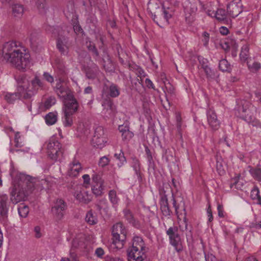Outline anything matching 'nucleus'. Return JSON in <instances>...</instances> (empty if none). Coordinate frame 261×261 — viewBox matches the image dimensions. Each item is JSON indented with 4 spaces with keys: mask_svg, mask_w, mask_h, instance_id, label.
<instances>
[{
    "mask_svg": "<svg viewBox=\"0 0 261 261\" xmlns=\"http://www.w3.org/2000/svg\"><path fill=\"white\" fill-rule=\"evenodd\" d=\"M17 183L14 185L10 192V200L13 204L24 201L35 188V178L24 173L16 177Z\"/></svg>",
    "mask_w": 261,
    "mask_h": 261,
    "instance_id": "f257e3e1",
    "label": "nucleus"
},
{
    "mask_svg": "<svg viewBox=\"0 0 261 261\" xmlns=\"http://www.w3.org/2000/svg\"><path fill=\"white\" fill-rule=\"evenodd\" d=\"M256 110V108L249 101L244 99L238 100L235 108V114L248 123H251L253 126H255L257 125L258 122L253 116V111Z\"/></svg>",
    "mask_w": 261,
    "mask_h": 261,
    "instance_id": "f03ea898",
    "label": "nucleus"
},
{
    "mask_svg": "<svg viewBox=\"0 0 261 261\" xmlns=\"http://www.w3.org/2000/svg\"><path fill=\"white\" fill-rule=\"evenodd\" d=\"M147 248L142 237L134 236L132 240V246L127 250V255L137 261H144L146 258Z\"/></svg>",
    "mask_w": 261,
    "mask_h": 261,
    "instance_id": "7ed1b4c3",
    "label": "nucleus"
},
{
    "mask_svg": "<svg viewBox=\"0 0 261 261\" xmlns=\"http://www.w3.org/2000/svg\"><path fill=\"white\" fill-rule=\"evenodd\" d=\"M112 244L111 247L117 250L122 248L125 243L127 230L121 222L114 224L112 229Z\"/></svg>",
    "mask_w": 261,
    "mask_h": 261,
    "instance_id": "20e7f679",
    "label": "nucleus"
},
{
    "mask_svg": "<svg viewBox=\"0 0 261 261\" xmlns=\"http://www.w3.org/2000/svg\"><path fill=\"white\" fill-rule=\"evenodd\" d=\"M6 60L14 65L18 70H23L30 63V55L22 47V49H19L17 53H15Z\"/></svg>",
    "mask_w": 261,
    "mask_h": 261,
    "instance_id": "39448f33",
    "label": "nucleus"
},
{
    "mask_svg": "<svg viewBox=\"0 0 261 261\" xmlns=\"http://www.w3.org/2000/svg\"><path fill=\"white\" fill-rule=\"evenodd\" d=\"M47 153L50 159L55 162H61L64 159V149L62 144L55 138L49 140L47 143Z\"/></svg>",
    "mask_w": 261,
    "mask_h": 261,
    "instance_id": "423d86ee",
    "label": "nucleus"
},
{
    "mask_svg": "<svg viewBox=\"0 0 261 261\" xmlns=\"http://www.w3.org/2000/svg\"><path fill=\"white\" fill-rule=\"evenodd\" d=\"M120 89L118 86L114 84L111 83L110 86L105 84L102 91V97L106 99L103 105L107 106L110 110H113L114 103L110 97L116 98L120 95Z\"/></svg>",
    "mask_w": 261,
    "mask_h": 261,
    "instance_id": "0eeeda50",
    "label": "nucleus"
},
{
    "mask_svg": "<svg viewBox=\"0 0 261 261\" xmlns=\"http://www.w3.org/2000/svg\"><path fill=\"white\" fill-rule=\"evenodd\" d=\"M45 87V83L40 78L36 75L29 83L27 92L23 95L24 100L32 101V98L38 92L39 89H44Z\"/></svg>",
    "mask_w": 261,
    "mask_h": 261,
    "instance_id": "6e6552de",
    "label": "nucleus"
},
{
    "mask_svg": "<svg viewBox=\"0 0 261 261\" xmlns=\"http://www.w3.org/2000/svg\"><path fill=\"white\" fill-rule=\"evenodd\" d=\"M198 6H201L202 10L205 11L204 6L199 0H188L185 3L184 11L186 21L191 22L194 20V17L197 11Z\"/></svg>",
    "mask_w": 261,
    "mask_h": 261,
    "instance_id": "1a4fd4ad",
    "label": "nucleus"
},
{
    "mask_svg": "<svg viewBox=\"0 0 261 261\" xmlns=\"http://www.w3.org/2000/svg\"><path fill=\"white\" fill-rule=\"evenodd\" d=\"M56 32L58 33V35L56 39L57 48L61 55L66 56L69 53V38L62 34L59 27L53 29V33L55 34Z\"/></svg>",
    "mask_w": 261,
    "mask_h": 261,
    "instance_id": "9d476101",
    "label": "nucleus"
},
{
    "mask_svg": "<svg viewBox=\"0 0 261 261\" xmlns=\"http://www.w3.org/2000/svg\"><path fill=\"white\" fill-rule=\"evenodd\" d=\"M172 193V201L173 207L175 208V212L177 215L178 219H181L180 217H182L183 222L179 225V228L180 230L184 232L187 230L193 229V227L191 225L189 224L188 219L187 218V212L185 207L183 208V213H179L178 210L179 208V204L177 203L175 196L172 192V190H171Z\"/></svg>",
    "mask_w": 261,
    "mask_h": 261,
    "instance_id": "9b49d317",
    "label": "nucleus"
},
{
    "mask_svg": "<svg viewBox=\"0 0 261 261\" xmlns=\"http://www.w3.org/2000/svg\"><path fill=\"white\" fill-rule=\"evenodd\" d=\"M166 234L169 238L170 244L174 247L175 249L179 252L182 250L181 238L178 232V227L173 226L169 227L166 230Z\"/></svg>",
    "mask_w": 261,
    "mask_h": 261,
    "instance_id": "f8f14e48",
    "label": "nucleus"
},
{
    "mask_svg": "<svg viewBox=\"0 0 261 261\" xmlns=\"http://www.w3.org/2000/svg\"><path fill=\"white\" fill-rule=\"evenodd\" d=\"M67 205L65 201L62 199H57L52 206L51 212L56 221L61 220L64 216Z\"/></svg>",
    "mask_w": 261,
    "mask_h": 261,
    "instance_id": "ddd939ff",
    "label": "nucleus"
},
{
    "mask_svg": "<svg viewBox=\"0 0 261 261\" xmlns=\"http://www.w3.org/2000/svg\"><path fill=\"white\" fill-rule=\"evenodd\" d=\"M21 43L19 42L11 41L6 42L3 47L2 54L4 59L6 60L11 57L15 53H17L19 49H22Z\"/></svg>",
    "mask_w": 261,
    "mask_h": 261,
    "instance_id": "4468645a",
    "label": "nucleus"
},
{
    "mask_svg": "<svg viewBox=\"0 0 261 261\" xmlns=\"http://www.w3.org/2000/svg\"><path fill=\"white\" fill-rule=\"evenodd\" d=\"M64 112H69L70 114H75L78 110L79 103L73 94L69 95L68 97L63 99Z\"/></svg>",
    "mask_w": 261,
    "mask_h": 261,
    "instance_id": "2eb2a0df",
    "label": "nucleus"
},
{
    "mask_svg": "<svg viewBox=\"0 0 261 261\" xmlns=\"http://www.w3.org/2000/svg\"><path fill=\"white\" fill-rule=\"evenodd\" d=\"M160 197L159 204L162 214L165 217H170L172 211L169 206L167 195L164 189L160 190Z\"/></svg>",
    "mask_w": 261,
    "mask_h": 261,
    "instance_id": "dca6fc26",
    "label": "nucleus"
},
{
    "mask_svg": "<svg viewBox=\"0 0 261 261\" xmlns=\"http://www.w3.org/2000/svg\"><path fill=\"white\" fill-rule=\"evenodd\" d=\"M242 7L241 0H232L227 5V13L235 18L243 11Z\"/></svg>",
    "mask_w": 261,
    "mask_h": 261,
    "instance_id": "f3484780",
    "label": "nucleus"
},
{
    "mask_svg": "<svg viewBox=\"0 0 261 261\" xmlns=\"http://www.w3.org/2000/svg\"><path fill=\"white\" fill-rule=\"evenodd\" d=\"M17 83V91L25 93L29 85V77L25 73H21L15 77Z\"/></svg>",
    "mask_w": 261,
    "mask_h": 261,
    "instance_id": "a211bd4d",
    "label": "nucleus"
},
{
    "mask_svg": "<svg viewBox=\"0 0 261 261\" xmlns=\"http://www.w3.org/2000/svg\"><path fill=\"white\" fill-rule=\"evenodd\" d=\"M207 119L208 124L213 130H217L219 129L220 123L217 119L216 114L212 110L207 112Z\"/></svg>",
    "mask_w": 261,
    "mask_h": 261,
    "instance_id": "6ab92c4d",
    "label": "nucleus"
},
{
    "mask_svg": "<svg viewBox=\"0 0 261 261\" xmlns=\"http://www.w3.org/2000/svg\"><path fill=\"white\" fill-rule=\"evenodd\" d=\"M56 77H66L67 75V70L65 67L64 62L60 59L55 60Z\"/></svg>",
    "mask_w": 261,
    "mask_h": 261,
    "instance_id": "aec40b11",
    "label": "nucleus"
},
{
    "mask_svg": "<svg viewBox=\"0 0 261 261\" xmlns=\"http://www.w3.org/2000/svg\"><path fill=\"white\" fill-rule=\"evenodd\" d=\"M82 169V166L80 162L74 159L69 165L68 175L71 177H76L79 175Z\"/></svg>",
    "mask_w": 261,
    "mask_h": 261,
    "instance_id": "412c9836",
    "label": "nucleus"
},
{
    "mask_svg": "<svg viewBox=\"0 0 261 261\" xmlns=\"http://www.w3.org/2000/svg\"><path fill=\"white\" fill-rule=\"evenodd\" d=\"M85 72L88 79L94 80L99 74V69L97 65L93 64L91 66L85 68Z\"/></svg>",
    "mask_w": 261,
    "mask_h": 261,
    "instance_id": "4be33fe9",
    "label": "nucleus"
},
{
    "mask_svg": "<svg viewBox=\"0 0 261 261\" xmlns=\"http://www.w3.org/2000/svg\"><path fill=\"white\" fill-rule=\"evenodd\" d=\"M8 197L6 194L0 195V216L6 217L7 216Z\"/></svg>",
    "mask_w": 261,
    "mask_h": 261,
    "instance_id": "5701e85b",
    "label": "nucleus"
},
{
    "mask_svg": "<svg viewBox=\"0 0 261 261\" xmlns=\"http://www.w3.org/2000/svg\"><path fill=\"white\" fill-rule=\"evenodd\" d=\"M24 93L17 91L16 92H6L4 94V99L9 103H13L17 99H23Z\"/></svg>",
    "mask_w": 261,
    "mask_h": 261,
    "instance_id": "b1692460",
    "label": "nucleus"
},
{
    "mask_svg": "<svg viewBox=\"0 0 261 261\" xmlns=\"http://www.w3.org/2000/svg\"><path fill=\"white\" fill-rule=\"evenodd\" d=\"M124 218L128 221L129 223L132 224L134 227L136 228H140L141 224L139 221L136 220L131 212L128 209H124L123 211Z\"/></svg>",
    "mask_w": 261,
    "mask_h": 261,
    "instance_id": "393cba45",
    "label": "nucleus"
},
{
    "mask_svg": "<svg viewBox=\"0 0 261 261\" xmlns=\"http://www.w3.org/2000/svg\"><path fill=\"white\" fill-rule=\"evenodd\" d=\"M206 13L208 15L212 16V15L214 14V17L216 19L220 22L224 21L226 20L227 14L225 10L223 9H218L216 12L214 11H211L208 10Z\"/></svg>",
    "mask_w": 261,
    "mask_h": 261,
    "instance_id": "a878e982",
    "label": "nucleus"
},
{
    "mask_svg": "<svg viewBox=\"0 0 261 261\" xmlns=\"http://www.w3.org/2000/svg\"><path fill=\"white\" fill-rule=\"evenodd\" d=\"M75 198L79 202L88 204L92 200V196L88 191H83L76 193Z\"/></svg>",
    "mask_w": 261,
    "mask_h": 261,
    "instance_id": "bb28decb",
    "label": "nucleus"
},
{
    "mask_svg": "<svg viewBox=\"0 0 261 261\" xmlns=\"http://www.w3.org/2000/svg\"><path fill=\"white\" fill-rule=\"evenodd\" d=\"M132 167L135 172L137 178L140 182L142 180V173L140 171L141 164L139 160L136 158H132Z\"/></svg>",
    "mask_w": 261,
    "mask_h": 261,
    "instance_id": "cd10ccee",
    "label": "nucleus"
},
{
    "mask_svg": "<svg viewBox=\"0 0 261 261\" xmlns=\"http://www.w3.org/2000/svg\"><path fill=\"white\" fill-rule=\"evenodd\" d=\"M30 45L32 48H37L39 42V34L36 31H32L29 35Z\"/></svg>",
    "mask_w": 261,
    "mask_h": 261,
    "instance_id": "c85d7f7f",
    "label": "nucleus"
},
{
    "mask_svg": "<svg viewBox=\"0 0 261 261\" xmlns=\"http://www.w3.org/2000/svg\"><path fill=\"white\" fill-rule=\"evenodd\" d=\"M59 97L64 99L68 97L69 95L72 94L69 88L67 86H61L60 88L55 91Z\"/></svg>",
    "mask_w": 261,
    "mask_h": 261,
    "instance_id": "c756f323",
    "label": "nucleus"
},
{
    "mask_svg": "<svg viewBox=\"0 0 261 261\" xmlns=\"http://www.w3.org/2000/svg\"><path fill=\"white\" fill-rule=\"evenodd\" d=\"M58 120V113L57 112H49L45 116L46 123L48 125H51L56 123Z\"/></svg>",
    "mask_w": 261,
    "mask_h": 261,
    "instance_id": "7c9ffc66",
    "label": "nucleus"
},
{
    "mask_svg": "<svg viewBox=\"0 0 261 261\" xmlns=\"http://www.w3.org/2000/svg\"><path fill=\"white\" fill-rule=\"evenodd\" d=\"M107 142L106 138H98V137L93 136L91 140L92 145L96 148H101L105 146Z\"/></svg>",
    "mask_w": 261,
    "mask_h": 261,
    "instance_id": "2f4dec72",
    "label": "nucleus"
},
{
    "mask_svg": "<svg viewBox=\"0 0 261 261\" xmlns=\"http://www.w3.org/2000/svg\"><path fill=\"white\" fill-rule=\"evenodd\" d=\"M250 197L256 204L261 205V196L259 194V189L256 186L254 187L251 190Z\"/></svg>",
    "mask_w": 261,
    "mask_h": 261,
    "instance_id": "473e14b6",
    "label": "nucleus"
},
{
    "mask_svg": "<svg viewBox=\"0 0 261 261\" xmlns=\"http://www.w3.org/2000/svg\"><path fill=\"white\" fill-rule=\"evenodd\" d=\"M144 146L146 157L148 161V165L150 168H154L155 163L153 159L152 152L147 145H144Z\"/></svg>",
    "mask_w": 261,
    "mask_h": 261,
    "instance_id": "72a5a7b5",
    "label": "nucleus"
},
{
    "mask_svg": "<svg viewBox=\"0 0 261 261\" xmlns=\"http://www.w3.org/2000/svg\"><path fill=\"white\" fill-rule=\"evenodd\" d=\"M104 188L103 184H94L92 186V193L96 197L100 196L103 193Z\"/></svg>",
    "mask_w": 261,
    "mask_h": 261,
    "instance_id": "f704fd0d",
    "label": "nucleus"
},
{
    "mask_svg": "<svg viewBox=\"0 0 261 261\" xmlns=\"http://www.w3.org/2000/svg\"><path fill=\"white\" fill-rule=\"evenodd\" d=\"M74 114H70L69 112H64L63 122L64 126L70 127L73 124L72 115Z\"/></svg>",
    "mask_w": 261,
    "mask_h": 261,
    "instance_id": "c9c22d12",
    "label": "nucleus"
},
{
    "mask_svg": "<svg viewBox=\"0 0 261 261\" xmlns=\"http://www.w3.org/2000/svg\"><path fill=\"white\" fill-rule=\"evenodd\" d=\"M18 212L20 217L26 218L29 213V206L24 203H20L18 205Z\"/></svg>",
    "mask_w": 261,
    "mask_h": 261,
    "instance_id": "e433bc0d",
    "label": "nucleus"
},
{
    "mask_svg": "<svg viewBox=\"0 0 261 261\" xmlns=\"http://www.w3.org/2000/svg\"><path fill=\"white\" fill-rule=\"evenodd\" d=\"M163 14V20L162 21L168 23V20L172 16V11L169 7H166L165 4L162 5Z\"/></svg>",
    "mask_w": 261,
    "mask_h": 261,
    "instance_id": "4c0bfd02",
    "label": "nucleus"
},
{
    "mask_svg": "<svg viewBox=\"0 0 261 261\" xmlns=\"http://www.w3.org/2000/svg\"><path fill=\"white\" fill-rule=\"evenodd\" d=\"M249 57V47L247 45H243L240 54V60L242 63L245 62Z\"/></svg>",
    "mask_w": 261,
    "mask_h": 261,
    "instance_id": "58836bf2",
    "label": "nucleus"
},
{
    "mask_svg": "<svg viewBox=\"0 0 261 261\" xmlns=\"http://www.w3.org/2000/svg\"><path fill=\"white\" fill-rule=\"evenodd\" d=\"M219 67L220 70L223 72H229L231 71V66L226 59H222L220 61Z\"/></svg>",
    "mask_w": 261,
    "mask_h": 261,
    "instance_id": "ea45409f",
    "label": "nucleus"
},
{
    "mask_svg": "<svg viewBox=\"0 0 261 261\" xmlns=\"http://www.w3.org/2000/svg\"><path fill=\"white\" fill-rule=\"evenodd\" d=\"M24 9L22 5L15 4L12 6V12L14 16L20 17L23 13Z\"/></svg>",
    "mask_w": 261,
    "mask_h": 261,
    "instance_id": "a19ab883",
    "label": "nucleus"
},
{
    "mask_svg": "<svg viewBox=\"0 0 261 261\" xmlns=\"http://www.w3.org/2000/svg\"><path fill=\"white\" fill-rule=\"evenodd\" d=\"M132 87L136 91L139 92L141 88L143 87L142 80L136 78L131 81Z\"/></svg>",
    "mask_w": 261,
    "mask_h": 261,
    "instance_id": "79ce46f5",
    "label": "nucleus"
},
{
    "mask_svg": "<svg viewBox=\"0 0 261 261\" xmlns=\"http://www.w3.org/2000/svg\"><path fill=\"white\" fill-rule=\"evenodd\" d=\"M37 7L41 14L46 13L47 10L45 0H35Z\"/></svg>",
    "mask_w": 261,
    "mask_h": 261,
    "instance_id": "37998d69",
    "label": "nucleus"
},
{
    "mask_svg": "<svg viewBox=\"0 0 261 261\" xmlns=\"http://www.w3.org/2000/svg\"><path fill=\"white\" fill-rule=\"evenodd\" d=\"M250 172L254 179L261 182V169L259 168H252Z\"/></svg>",
    "mask_w": 261,
    "mask_h": 261,
    "instance_id": "c03bdc74",
    "label": "nucleus"
},
{
    "mask_svg": "<svg viewBox=\"0 0 261 261\" xmlns=\"http://www.w3.org/2000/svg\"><path fill=\"white\" fill-rule=\"evenodd\" d=\"M88 50L92 54L93 58L96 60L99 58V54L95 44L91 42L87 46Z\"/></svg>",
    "mask_w": 261,
    "mask_h": 261,
    "instance_id": "a18cd8bd",
    "label": "nucleus"
},
{
    "mask_svg": "<svg viewBox=\"0 0 261 261\" xmlns=\"http://www.w3.org/2000/svg\"><path fill=\"white\" fill-rule=\"evenodd\" d=\"M109 198L113 206L117 204L119 198H118L116 192L115 190H112L109 191Z\"/></svg>",
    "mask_w": 261,
    "mask_h": 261,
    "instance_id": "49530a36",
    "label": "nucleus"
},
{
    "mask_svg": "<svg viewBox=\"0 0 261 261\" xmlns=\"http://www.w3.org/2000/svg\"><path fill=\"white\" fill-rule=\"evenodd\" d=\"M85 220L90 225H93L97 223V219L93 216L91 211H89L87 212L85 217Z\"/></svg>",
    "mask_w": 261,
    "mask_h": 261,
    "instance_id": "de8ad7c7",
    "label": "nucleus"
},
{
    "mask_svg": "<svg viewBox=\"0 0 261 261\" xmlns=\"http://www.w3.org/2000/svg\"><path fill=\"white\" fill-rule=\"evenodd\" d=\"M114 156L119 161V163L117 164L119 167H121L126 162V158L124 155V153L122 150H121L119 153H115Z\"/></svg>",
    "mask_w": 261,
    "mask_h": 261,
    "instance_id": "09e8293b",
    "label": "nucleus"
},
{
    "mask_svg": "<svg viewBox=\"0 0 261 261\" xmlns=\"http://www.w3.org/2000/svg\"><path fill=\"white\" fill-rule=\"evenodd\" d=\"M93 136L98 137V138H106L105 135L104 129L103 127L101 126H97L95 128L94 134Z\"/></svg>",
    "mask_w": 261,
    "mask_h": 261,
    "instance_id": "8fccbe9b",
    "label": "nucleus"
},
{
    "mask_svg": "<svg viewBox=\"0 0 261 261\" xmlns=\"http://www.w3.org/2000/svg\"><path fill=\"white\" fill-rule=\"evenodd\" d=\"M56 98L54 97H49L47 98L44 102V107L46 109H49L52 106L55 104Z\"/></svg>",
    "mask_w": 261,
    "mask_h": 261,
    "instance_id": "3c124183",
    "label": "nucleus"
},
{
    "mask_svg": "<svg viewBox=\"0 0 261 261\" xmlns=\"http://www.w3.org/2000/svg\"><path fill=\"white\" fill-rule=\"evenodd\" d=\"M121 136L123 141L128 142L133 137L134 133L128 129L124 133H122Z\"/></svg>",
    "mask_w": 261,
    "mask_h": 261,
    "instance_id": "603ef678",
    "label": "nucleus"
},
{
    "mask_svg": "<svg viewBox=\"0 0 261 261\" xmlns=\"http://www.w3.org/2000/svg\"><path fill=\"white\" fill-rule=\"evenodd\" d=\"M207 79H214L215 76V71L212 69L209 66L203 69Z\"/></svg>",
    "mask_w": 261,
    "mask_h": 261,
    "instance_id": "864d4df0",
    "label": "nucleus"
},
{
    "mask_svg": "<svg viewBox=\"0 0 261 261\" xmlns=\"http://www.w3.org/2000/svg\"><path fill=\"white\" fill-rule=\"evenodd\" d=\"M202 42L203 45L205 47H207L209 40H210V34L207 32H203L202 34Z\"/></svg>",
    "mask_w": 261,
    "mask_h": 261,
    "instance_id": "5fc2aeb1",
    "label": "nucleus"
},
{
    "mask_svg": "<svg viewBox=\"0 0 261 261\" xmlns=\"http://www.w3.org/2000/svg\"><path fill=\"white\" fill-rule=\"evenodd\" d=\"M248 68L253 71L257 72L261 68V64L257 62H254L252 65L247 63Z\"/></svg>",
    "mask_w": 261,
    "mask_h": 261,
    "instance_id": "6e6d98bb",
    "label": "nucleus"
},
{
    "mask_svg": "<svg viewBox=\"0 0 261 261\" xmlns=\"http://www.w3.org/2000/svg\"><path fill=\"white\" fill-rule=\"evenodd\" d=\"M57 83L56 86L54 87V91L60 88L61 86H63V83L65 82V77H56Z\"/></svg>",
    "mask_w": 261,
    "mask_h": 261,
    "instance_id": "4d7b16f0",
    "label": "nucleus"
},
{
    "mask_svg": "<svg viewBox=\"0 0 261 261\" xmlns=\"http://www.w3.org/2000/svg\"><path fill=\"white\" fill-rule=\"evenodd\" d=\"M109 162V159L106 156H103L100 158L98 162V165L101 167H104L108 165Z\"/></svg>",
    "mask_w": 261,
    "mask_h": 261,
    "instance_id": "13d9d810",
    "label": "nucleus"
},
{
    "mask_svg": "<svg viewBox=\"0 0 261 261\" xmlns=\"http://www.w3.org/2000/svg\"><path fill=\"white\" fill-rule=\"evenodd\" d=\"M92 179V181L94 182V184H103V181L102 179L101 176L96 173H95L93 175Z\"/></svg>",
    "mask_w": 261,
    "mask_h": 261,
    "instance_id": "bf43d9fd",
    "label": "nucleus"
},
{
    "mask_svg": "<svg viewBox=\"0 0 261 261\" xmlns=\"http://www.w3.org/2000/svg\"><path fill=\"white\" fill-rule=\"evenodd\" d=\"M136 74L138 77L142 80L143 77L146 76V74L144 70L140 67L137 66L136 69Z\"/></svg>",
    "mask_w": 261,
    "mask_h": 261,
    "instance_id": "052dcab7",
    "label": "nucleus"
},
{
    "mask_svg": "<svg viewBox=\"0 0 261 261\" xmlns=\"http://www.w3.org/2000/svg\"><path fill=\"white\" fill-rule=\"evenodd\" d=\"M43 76L44 80H45L47 82L50 84L54 82V77L48 72H44L43 74Z\"/></svg>",
    "mask_w": 261,
    "mask_h": 261,
    "instance_id": "680f3d73",
    "label": "nucleus"
},
{
    "mask_svg": "<svg viewBox=\"0 0 261 261\" xmlns=\"http://www.w3.org/2000/svg\"><path fill=\"white\" fill-rule=\"evenodd\" d=\"M168 150L167 149H163L162 152V157L163 159H165L166 162L169 163L171 160V159L173 158V155H170V156L168 155Z\"/></svg>",
    "mask_w": 261,
    "mask_h": 261,
    "instance_id": "e2e57ef3",
    "label": "nucleus"
},
{
    "mask_svg": "<svg viewBox=\"0 0 261 261\" xmlns=\"http://www.w3.org/2000/svg\"><path fill=\"white\" fill-rule=\"evenodd\" d=\"M73 25V30L75 34L83 32V30L78 22H74Z\"/></svg>",
    "mask_w": 261,
    "mask_h": 261,
    "instance_id": "0e129e2a",
    "label": "nucleus"
},
{
    "mask_svg": "<svg viewBox=\"0 0 261 261\" xmlns=\"http://www.w3.org/2000/svg\"><path fill=\"white\" fill-rule=\"evenodd\" d=\"M95 254L98 257L101 258L105 254V251L102 248L99 247L95 250Z\"/></svg>",
    "mask_w": 261,
    "mask_h": 261,
    "instance_id": "69168bd1",
    "label": "nucleus"
},
{
    "mask_svg": "<svg viewBox=\"0 0 261 261\" xmlns=\"http://www.w3.org/2000/svg\"><path fill=\"white\" fill-rule=\"evenodd\" d=\"M105 261H124L122 258L118 257H113L107 255L105 257Z\"/></svg>",
    "mask_w": 261,
    "mask_h": 261,
    "instance_id": "338daca9",
    "label": "nucleus"
},
{
    "mask_svg": "<svg viewBox=\"0 0 261 261\" xmlns=\"http://www.w3.org/2000/svg\"><path fill=\"white\" fill-rule=\"evenodd\" d=\"M204 254L205 261H216V257L212 254H206L205 253H204Z\"/></svg>",
    "mask_w": 261,
    "mask_h": 261,
    "instance_id": "774afa93",
    "label": "nucleus"
}]
</instances>
